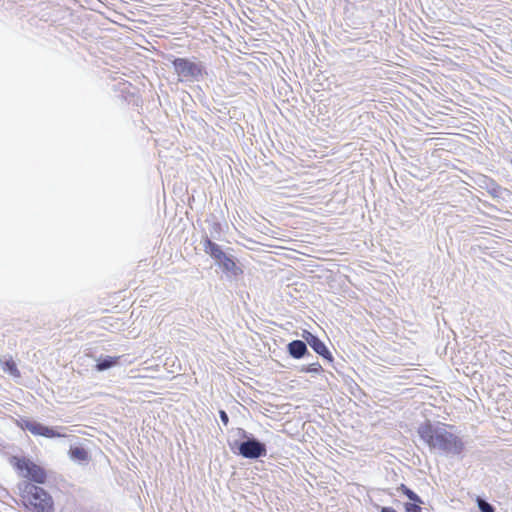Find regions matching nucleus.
<instances>
[{
  "label": "nucleus",
  "mask_w": 512,
  "mask_h": 512,
  "mask_svg": "<svg viewBox=\"0 0 512 512\" xmlns=\"http://www.w3.org/2000/svg\"><path fill=\"white\" fill-rule=\"evenodd\" d=\"M343 383L347 387L348 391L354 397L360 399L361 396H365L364 390L356 383V381L349 375H343Z\"/></svg>",
  "instance_id": "obj_16"
},
{
  "label": "nucleus",
  "mask_w": 512,
  "mask_h": 512,
  "mask_svg": "<svg viewBox=\"0 0 512 512\" xmlns=\"http://www.w3.org/2000/svg\"><path fill=\"white\" fill-rule=\"evenodd\" d=\"M326 363H333V354L323 340L317 337L308 345Z\"/></svg>",
  "instance_id": "obj_11"
},
{
  "label": "nucleus",
  "mask_w": 512,
  "mask_h": 512,
  "mask_svg": "<svg viewBox=\"0 0 512 512\" xmlns=\"http://www.w3.org/2000/svg\"><path fill=\"white\" fill-rule=\"evenodd\" d=\"M121 356H110L101 354L96 359L95 370L103 372L117 366L120 362Z\"/></svg>",
  "instance_id": "obj_14"
},
{
  "label": "nucleus",
  "mask_w": 512,
  "mask_h": 512,
  "mask_svg": "<svg viewBox=\"0 0 512 512\" xmlns=\"http://www.w3.org/2000/svg\"><path fill=\"white\" fill-rule=\"evenodd\" d=\"M299 371L301 373H308L311 374L312 376H315L320 375L322 372H324V369L321 366V364L318 361H316L307 365H302Z\"/></svg>",
  "instance_id": "obj_17"
},
{
  "label": "nucleus",
  "mask_w": 512,
  "mask_h": 512,
  "mask_svg": "<svg viewBox=\"0 0 512 512\" xmlns=\"http://www.w3.org/2000/svg\"><path fill=\"white\" fill-rule=\"evenodd\" d=\"M42 426L43 423L33 419L29 432L34 436H39L41 434Z\"/></svg>",
  "instance_id": "obj_22"
},
{
  "label": "nucleus",
  "mask_w": 512,
  "mask_h": 512,
  "mask_svg": "<svg viewBox=\"0 0 512 512\" xmlns=\"http://www.w3.org/2000/svg\"><path fill=\"white\" fill-rule=\"evenodd\" d=\"M39 436H42V437H45V438H48V439H54V438L62 437L63 434H61L58 431L57 427L48 426V425L43 424V426L41 428V434Z\"/></svg>",
  "instance_id": "obj_18"
},
{
  "label": "nucleus",
  "mask_w": 512,
  "mask_h": 512,
  "mask_svg": "<svg viewBox=\"0 0 512 512\" xmlns=\"http://www.w3.org/2000/svg\"><path fill=\"white\" fill-rule=\"evenodd\" d=\"M32 421H33V418H30V417H21L18 421H17V426L24 430V431H29L30 430V426L32 424Z\"/></svg>",
  "instance_id": "obj_19"
},
{
  "label": "nucleus",
  "mask_w": 512,
  "mask_h": 512,
  "mask_svg": "<svg viewBox=\"0 0 512 512\" xmlns=\"http://www.w3.org/2000/svg\"><path fill=\"white\" fill-rule=\"evenodd\" d=\"M69 458L79 464H87L90 460L88 450L81 445H71L68 451Z\"/></svg>",
  "instance_id": "obj_13"
},
{
  "label": "nucleus",
  "mask_w": 512,
  "mask_h": 512,
  "mask_svg": "<svg viewBox=\"0 0 512 512\" xmlns=\"http://www.w3.org/2000/svg\"><path fill=\"white\" fill-rule=\"evenodd\" d=\"M300 335L302 338V342L306 343L307 346L317 337L316 334L312 333L307 329H303Z\"/></svg>",
  "instance_id": "obj_20"
},
{
  "label": "nucleus",
  "mask_w": 512,
  "mask_h": 512,
  "mask_svg": "<svg viewBox=\"0 0 512 512\" xmlns=\"http://www.w3.org/2000/svg\"><path fill=\"white\" fill-rule=\"evenodd\" d=\"M384 491H385V493H387V494H388V495H390V496H392V495H393V493H392V492H390V490H389V489L384 490Z\"/></svg>",
  "instance_id": "obj_25"
},
{
  "label": "nucleus",
  "mask_w": 512,
  "mask_h": 512,
  "mask_svg": "<svg viewBox=\"0 0 512 512\" xmlns=\"http://www.w3.org/2000/svg\"><path fill=\"white\" fill-rule=\"evenodd\" d=\"M229 433L228 445L234 454L248 460L267 456V444L253 433L241 427L232 428Z\"/></svg>",
  "instance_id": "obj_3"
},
{
  "label": "nucleus",
  "mask_w": 512,
  "mask_h": 512,
  "mask_svg": "<svg viewBox=\"0 0 512 512\" xmlns=\"http://www.w3.org/2000/svg\"><path fill=\"white\" fill-rule=\"evenodd\" d=\"M477 184L480 188L485 189L494 199H502L503 194L507 193L508 190L499 185L493 178L481 175Z\"/></svg>",
  "instance_id": "obj_9"
},
{
  "label": "nucleus",
  "mask_w": 512,
  "mask_h": 512,
  "mask_svg": "<svg viewBox=\"0 0 512 512\" xmlns=\"http://www.w3.org/2000/svg\"><path fill=\"white\" fill-rule=\"evenodd\" d=\"M200 244L204 253L214 261V265L222 272L226 280H237L243 275L244 271L239 265V260L230 253L232 248H223L206 236L201 237Z\"/></svg>",
  "instance_id": "obj_2"
},
{
  "label": "nucleus",
  "mask_w": 512,
  "mask_h": 512,
  "mask_svg": "<svg viewBox=\"0 0 512 512\" xmlns=\"http://www.w3.org/2000/svg\"><path fill=\"white\" fill-rule=\"evenodd\" d=\"M396 491L407 498V501L403 503L404 512H412L424 505V500L406 484L401 483Z\"/></svg>",
  "instance_id": "obj_7"
},
{
  "label": "nucleus",
  "mask_w": 512,
  "mask_h": 512,
  "mask_svg": "<svg viewBox=\"0 0 512 512\" xmlns=\"http://www.w3.org/2000/svg\"><path fill=\"white\" fill-rule=\"evenodd\" d=\"M115 91L119 92V97L127 103L138 105L140 98L137 93L136 87H134L128 81H122L114 85Z\"/></svg>",
  "instance_id": "obj_8"
},
{
  "label": "nucleus",
  "mask_w": 512,
  "mask_h": 512,
  "mask_svg": "<svg viewBox=\"0 0 512 512\" xmlns=\"http://www.w3.org/2000/svg\"><path fill=\"white\" fill-rule=\"evenodd\" d=\"M377 512H399L392 506L375 505Z\"/></svg>",
  "instance_id": "obj_24"
},
{
  "label": "nucleus",
  "mask_w": 512,
  "mask_h": 512,
  "mask_svg": "<svg viewBox=\"0 0 512 512\" xmlns=\"http://www.w3.org/2000/svg\"><path fill=\"white\" fill-rule=\"evenodd\" d=\"M17 487L25 509L35 512H54L53 497L43 487L30 482H20Z\"/></svg>",
  "instance_id": "obj_4"
},
{
  "label": "nucleus",
  "mask_w": 512,
  "mask_h": 512,
  "mask_svg": "<svg viewBox=\"0 0 512 512\" xmlns=\"http://www.w3.org/2000/svg\"><path fill=\"white\" fill-rule=\"evenodd\" d=\"M345 361L343 359H341L340 361H335V359L333 358V363H329L333 369L339 374L341 375V377L343 378V375L344 372H343V369L345 367Z\"/></svg>",
  "instance_id": "obj_21"
},
{
  "label": "nucleus",
  "mask_w": 512,
  "mask_h": 512,
  "mask_svg": "<svg viewBox=\"0 0 512 512\" xmlns=\"http://www.w3.org/2000/svg\"><path fill=\"white\" fill-rule=\"evenodd\" d=\"M454 427V425L426 419L418 425L416 432L431 452L462 459L465 452V442L460 436L448 430V428L453 429Z\"/></svg>",
  "instance_id": "obj_1"
},
{
  "label": "nucleus",
  "mask_w": 512,
  "mask_h": 512,
  "mask_svg": "<svg viewBox=\"0 0 512 512\" xmlns=\"http://www.w3.org/2000/svg\"><path fill=\"white\" fill-rule=\"evenodd\" d=\"M218 414H219V418H220L221 422L223 423V425L227 426L229 424V415H228V413L225 410L220 409Z\"/></svg>",
  "instance_id": "obj_23"
},
{
  "label": "nucleus",
  "mask_w": 512,
  "mask_h": 512,
  "mask_svg": "<svg viewBox=\"0 0 512 512\" xmlns=\"http://www.w3.org/2000/svg\"><path fill=\"white\" fill-rule=\"evenodd\" d=\"M0 366L5 373L14 378H18L21 376L17 364L11 356H9L8 358L4 357L3 359H1Z\"/></svg>",
  "instance_id": "obj_15"
},
{
  "label": "nucleus",
  "mask_w": 512,
  "mask_h": 512,
  "mask_svg": "<svg viewBox=\"0 0 512 512\" xmlns=\"http://www.w3.org/2000/svg\"><path fill=\"white\" fill-rule=\"evenodd\" d=\"M167 60L177 74L179 82H200L207 75L206 66L201 61L174 55H169Z\"/></svg>",
  "instance_id": "obj_5"
},
{
  "label": "nucleus",
  "mask_w": 512,
  "mask_h": 512,
  "mask_svg": "<svg viewBox=\"0 0 512 512\" xmlns=\"http://www.w3.org/2000/svg\"><path fill=\"white\" fill-rule=\"evenodd\" d=\"M208 224V232H204L201 237L206 236L211 241L222 240L223 236V226L216 219L215 216H212L211 219H206L205 221Z\"/></svg>",
  "instance_id": "obj_12"
},
{
  "label": "nucleus",
  "mask_w": 512,
  "mask_h": 512,
  "mask_svg": "<svg viewBox=\"0 0 512 512\" xmlns=\"http://www.w3.org/2000/svg\"><path fill=\"white\" fill-rule=\"evenodd\" d=\"M286 352L291 358L295 360L313 357L312 353L308 349L307 344L302 342L300 339L290 341L286 345Z\"/></svg>",
  "instance_id": "obj_10"
},
{
  "label": "nucleus",
  "mask_w": 512,
  "mask_h": 512,
  "mask_svg": "<svg viewBox=\"0 0 512 512\" xmlns=\"http://www.w3.org/2000/svg\"><path fill=\"white\" fill-rule=\"evenodd\" d=\"M14 468L19 474L26 478V482L37 484H45L47 481L46 470L26 457L14 458Z\"/></svg>",
  "instance_id": "obj_6"
}]
</instances>
